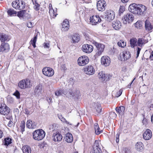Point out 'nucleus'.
<instances>
[{"instance_id":"6","label":"nucleus","mask_w":153,"mask_h":153,"mask_svg":"<svg viewBox=\"0 0 153 153\" xmlns=\"http://www.w3.org/2000/svg\"><path fill=\"white\" fill-rule=\"evenodd\" d=\"M134 18L133 15L131 13H128L124 15L122 18V20L124 24L131 23L133 22Z\"/></svg>"},{"instance_id":"47","label":"nucleus","mask_w":153,"mask_h":153,"mask_svg":"<svg viewBox=\"0 0 153 153\" xmlns=\"http://www.w3.org/2000/svg\"><path fill=\"white\" fill-rule=\"evenodd\" d=\"M20 127L21 128V131L23 132L25 131V123L24 122H22L20 124Z\"/></svg>"},{"instance_id":"9","label":"nucleus","mask_w":153,"mask_h":153,"mask_svg":"<svg viewBox=\"0 0 153 153\" xmlns=\"http://www.w3.org/2000/svg\"><path fill=\"white\" fill-rule=\"evenodd\" d=\"M43 74L48 77H51L54 74L53 70L50 67H45L42 70Z\"/></svg>"},{"instance_id":"20","label":"nucleus","mask_w":153,"mask_h":153,"mask_svg":"<svg viewBox=\"0 0 153 153\" xmlns=\"http://www.w3.org/2000/svg\"><path fill=\"white\" fill-rule=\"evenodd\" d=\"M69 27L70 25L68 21L67 20H65L62 23V30L64 31H68L69 29Z\"/></svg>"},{"instance_id":"15","label":"nucleus","mask_w":153,"mask_h":153,"mask_svg":"<svg viewBox=\"0 0 153 153\" xmlns=\"http://www.w3.org/2000/svg\"><path fill=\"white\" fill-rule=\"evenodd\" d=\"M111 62L110 59L108 56H102L101 58V63L105 66H108Z\"/></svg>"},{"instance_id":"28","label":"nucleus","mask_w":153,"mask_h":153,"mask_svg":"<svg viewBox=\"0 0 153 153\" xmlns=\"http://www.w3.org/2000/svg\"><path fill=\"white\" fill-rule=\"evenodd\" d=\"M143 143L140 142L137 143L135 145L136 149L139 151H142L143 149Z\"/></svg>"},{"instance_id":"58","label":"nucleus","mask_w":153,"mask_h":153,"mask_svg":"<svg viewBox=\"0 0 153 153\" xmlns=\"http://www.w3.org/2000/svg\"><path fill=\"white\" fill-rule=\"evenodd\" d=\"M120 136V134L119 133L117 134L116 136V141L117 143H118L119 142V138Z\"/></svg>"},{"instance_id":"48","label":"nucleus","mask_w":153,"mask_h":153,"mask_svg":"<svg viewBox=\"0 0 153 153\" xmlns=\"http://www.w3.org/2000/svg\"><path fill=\"white\" fill-rule=\"evenodd\" d=\"M91 153H102V152L101 149H93Z\"/></svg>"},{"instance_id":"38","label":"nucleus","mask_w":153,"mask_h":153,"mask_svg":"<svg viewBox=\"0 0 153 153\" xmlns=\"http://www.w3.org/2000/svg\"><path fill=\"white\" fill-rule=\"evenodd\" d=\"M37 38V34L34 36L33 39H32L30 42V44L32 45L34 48L36 47V43Z\"/></svg>"},{"instance_id":"1","label":"nucleus","mask_w":153,"mask_h":153,"mask_svg":"<svg viewBox=\"0 0 153 153\" xmlns=\"http://www.w3.org/2000/svg\"><path fill=\"white\" fill-rule=\"evenodd\" d=\"M146 10V8L145 6L135 3L130 4L128 7V10L130 12L138 15L143 14Z\"/></svg>"},{"instance_id":"2","label":"nucleus","mask_w":153,"mask_h":153,"mask_svg":"<svg viewBox=\"0 0 153 153\" xmlns=\"http://www.w3.org/2000/svg\"><path fill=\"white\" fill-rule=\"evenodd\" d=\"M0 114L5 116L7 119L11 120L12 118L10 109L4 104L0 103Z\"/></svg>"},{"instance_id":"42","label":"nucleus","mask_w":153,"mask_h":153,"mask_svg":"<svg viewBox=\"0 0 153 153\" xmlns=\"http://www.w3.org/2000/svg\"><path fill=\"white\" fill-rule=\"evenodd\" d=\"M117 45L121 47H124L126 45V43H125L123 40H120L117 43Z\"/></svg>"},{"instance_id":"25","label":"nucleus","mask_w":153,"mask_h":153,"mask_svg":"<svg viewBox=\"0 0 153 153\" xmlns=\"http://www.w3.org/2000/svg\"><path fill=\"white\" fill-rule=\"evenodd\" d=\"M42 85H38L35 88L34 92L36 95H39L41 94Z\"/></svg>"},{"instance_id":"44","label":"nucleus","mask_w":153,"mask_h":153,"mask_svg":"<svg viewBox=\"0 0 153 153\" xmlns=\"http://www.w3.org/2000/svg\"><path fill=\"white\" fill-rule=\"evenodd\" d=\"M34 6L33 7L34 9L36 11H38L39 10L40 5L37 3L33 4Z\"/></svg>"},{"instance_id":"8","label":"nucleus","mask_w":153,"mask_h":153,"mask_svg":"<svg viewBox=\"0 0 153 153\" xmlns=\"http://www.w3.org/2000/svg\"><path fill=\"white\" fill-rule=\"evenodd\" d=\"M93 43L96 46L98 50V51L96 53V55L98 56L100 55L103 51L105 48V45L102 44L98 43L96 41H94Z\"/></svg>"},{"instance_id":"30","label":"nucleus","mask_w":153,"mask_h":153,"mask_svg":"<svg viewBox=\"0 0 153 153\" xmlns=\"http://www.w3.org/2000/svg\"><path fill=\"white\" fill-rule=\"evenodd\" d=\"M12 139L10 137L5 138L3 141V144L6 146H8L12 143Z\"/></svg>"},{"instance_id":"3","label":"nucleus","mask_w":153,"mask_h":153,"mask_svg":"<svg viewBox=\"0 0 153 153\" xmlns=\"http://www.w3.org/2000/svg\"><path fill=\"white\" fill-rule=\"evenodd\" d=\"M45 133L42 129H37L33 133V138L35 140L39 141L42 140L45 136Z\"/></svg>"},{"instance_id":"27","label":"nucleus","mask_w":153,"mask_h":153,"mask_svg":"<svg viewBox=\"0 0 153 153\" xmlns=\"http://www.w3.org/2000/svg\"><path fill=\"white\" fill-rule=\"evenodd\" d=\"M94 109L98 113H100L101 111L102 108L100 104L98 102H94L93 104Z\"/></svg>"},{"instance_id":"49","label":"nucleus","mask_w":153,"mask_h":153,"mask_svg":"<svg viewBox=\"0 0 153 153\" xmlns=\"http://www.w3.org/2000/svg\"><path fill=\"white\" fill-rule=\"evenodd\" d=\"M125 8L124 6H120L119 10V14L120 16V15L123 13V12L125 11Z\"/></svg>"},{"instance_id":"12","label":"nucleus","mask_w":153,"mask_h":153,"mask_svg":"<svg viewBox=\"0 0 153 153\" xmlns=\"http://www.w3.org/2000/svg\"><path fill=\"white\" fill-rule=\"evenodd\" d=\"M85 73L87 75H91L94 74L95 72L94 67L91 65L85 67L84 69Z\"/></svg>"},{"instance_id":"34","label":"nucleus","mask_w":153,"mask_h":153,"mask_svg":"<svg viewBox=\"0 0 153 153\" xmlns=\"http://www.w3.org/2000/svg\"><path fill=\"white\" fill-rule=\"evenodd\" d=\"M101 146L100 142L99 140H95L93 146V149H101Z\"/></svg>"},{"instance_id":"53","label":"nucleus","mask_w":153,"mask_h":153,"mask_svg":"<svg viewBox=\"0 0 153 153\" xmlns=\"http://www.w3.org/2000/svg\"><path fill=\"white\" fill-rule=\"evenodd\" d=\"M7 102L10 103H12L13 102V98L11 97L8 96L7 98Z\"/></svg>"},{"instance_id":"21","label":"nucleus","mask_w":153,"mask_h":153,"mask_svg":"<svg viewBox=\"0 0 153 153\" xmlns=\"http://www.w3.org/2000/svg\"><path fill=\"white\" fill-rule=\"evenodd\" d=\"M26 125L29 128L34 129L36 128V123L31 120H29L27 122Z\"/></svg>"},{"instance_id":"4","label":"nucleus","mask_w":153,"mask_h":153,"mask_svg":"<svg viewBox=\"0 0 153 153\" xmlns=\"http://www.w3.org/2000/svg\"><path fill=\"white\" fill-rule=\"evenodd\" d=\"M12 5L13 8L19 10L23 9L25 7L24 1L21 0H16L13 1L12 3Z\"/></svg>"},{"instance_id":"33","label":"nucleus","mask_w":153,"mask_h":153,"mask_svg":"<svg viewBox=\"0 0 153 153\" xmlns=\"http://www.w3.org/2000/svg\"><path fill=\"white\" fill-rule=\"evenodd\" d=\"M129 42L130 46L132 48H134L136 45L137 46V40L135 38H134L131 39L129 41Z\"/></svg>"},{"instance_id":"37","label":"nucleus","mask_w":153,"mask_h":153,"mask_svg":"<svg viewBox=\"0 0 153 153\" xmlns=\"http://www.w3.org/2000/svg\"><path fill=\"white\" fill-rule=\"evenodd\" d=\"M22 151L23 153H31L30 148L27 146H25L22 148Z\"/></svg>"},{"instance_id":"45","label":"nucleus","mask_w":153,"mask_h":153,"mask_svg":"<svg viewBox=\"0 0 153 153\" xmlns=\"http://www.w3.org/2000/svg\"><path fill=\"white\" fill-rule=\"evenodd\" d=\"M135 27L137 28H140L141 27H142V23L141 21H138L137 22H136L135 24Z\"/></svg>"},{"instance_id":"54","label":"nucleus","mask_w":153,"mask_h":153,"mask_svg":"<svg viewBox=\"0 0 153 153\" xmlns=\"http://www.w3.org/2000/svg\"><path fill=\"white\" fill-rule=\"evenodd\" d=\"M13 123L11 120H10L8 123L7 126L10 127H12L13 126Z\"/></svg>"},{"instance_id":"14","label":"nucleus","mask_w":153,"mask_h":153,"mask_svg":"<svg viewBox=\"0 0 153 153\" xmlns=\"http://www.w3.org/2000/svg\"><path fill=\"white\" fill-rule=\"evenodd\" d=\"M93 47L91 45L85 44L82 45V51L87 53H91L93 51Z\"/></svg>"},{"instance_id":"26","label":"nucleus","mask_w":153,"mask_h":153,"mask_svg":"<svg viewBox=\"0 0 153 153\" xmlns=\"http://www.w3.org/2000/svg\"><path fill=\"white\" fill-rule=\"evenodd\" d=\"M145 27L146 30L149 31L152 29L153 26L149 21L146 20L145 22Z\"/></svg>"},{"instance_id":"17","label":"nucleus","mask_w":153,"mask_h":153,"mask_svg":"<svg viewBox=\"0 0 153 153\" xmlns=\"http://www.w3.org/2000/svg\"><path fill=\"white\" fill-rule=\"evenodd\" d=\"M143 138L147 140L150 139L152 136V132L149 129H147L143 134Z\"/></svg>"},{"instance_id":"18","label":"nucleus","mask_w":153,"mask_h":153,"mask_svg":"<svg viewBox=\"0 0 153 153\" xmlns=\"http://www.w3.org/2000/svg\"><path fill=\"white\" fill-rule=\"evenodd\" d=\"M53 140L55 142L60 141L62 138L61 134L59 132H56L53 134L52 136Z\"/></svg>"},{"instance_id":"51","label":"nucleus","mask_w":153,"mask_h":153,"mask_svg":"<svg viewBox=\"0 0 153 153\" xmlns=\"http://www.w3.org/2000/svg\"><path fill=\"white\" fill-rule=\"evenodd\" d=\"M13 95L15 96L17 99H19L20 98V94L19 91L18 90L16 91L13 93Z\"/></svg>"},{"instance_id":"24","label":"nucleus","mask_w":153,"mask_h":153,"mask_svg":"<svg viewBox=\"0 0 153 153\" xmlns=\"http://www.w3.org/2000/svg\"><path fill=\"white\" fill-rule=\"evenodd\" d=\"M112 26L115 30H118L121 27V22L119 20L114 21L112 24Z\"/></svg>"},{"instance_id":"63","label":"nucleus","mask_w":153,"mask_h":153,"mask_svg":"<svg viewBox=\"0 0 153 153\" xmlns=\"http://www.w3.org/2000/svg\"><path fill=\"white\" fill-rule=\"evenodd\" d=\"M27 26L29 28L31 27L32 26V23L30 22L27 23Z\"/></svg>"},{"instance_id":"32","label":"nucleus","mask_w":153,"mask_h":153,"mask_svg":"<svg viewBox=\"0 0 153 153\" xmlns=\"http://www.w3.org/2000/svg\"><path fill=\"white\" fill-rule=\"evenodd\" d=\"M115 110L120 115H122L124 114L125 107L123 106H121L118 108L117 107L116 108Z\"/></svg>"},{"instance_id":"52","label":"nucleus","mask_w":153,"mask_h":153,"mask_svg":"<svg viewBox=\"0 0 153 153\" xmlns=\"http://www.w3.org/2000/svg\"><path fill=\"white\" fill-rule=\"evenodd\" d=\"M122 153H130V149L127 148H125L123 149Z\"/></svg>"},{"instance_id":"60","label":"nucleus","mask_w":153,"mask_h":153,"mask_svg":"<svg viewBox=\"0 0 153 153\" xmlns=\"http://www.w3.org/2000/svg\"><path fill=\"white\" fill-rule=\"evenodd\" d=\"M102 131L101 130L100 131V129H97V130H96L95 131V133L96 134L99 135L100 133H101Z\"/></svg>"},{"instance_id":"31","label":"nucleus","mask_w":153,"mask_h":153,"mask_svg":"<svg viewBox=\"0 0 153 153\" xmlns=\"http://www.w3.org/2000/svg\"><path fill=\"white\" fill-rule=\"evenodd\" d=\"M72 41L73 43H77L80 40V38L78 34L75 33L71 36Z\"/></svg>"},{"instance_id":"10","label":"nucleus","mask_w":153,"mask_h":153,"mask_svg":"<svg viewBox=\"0 0 153 153\" xmlns=\"http://www.w3.org/2000/svg\"><path fill=\"white\" fill-rule=\"evenodd\" d=\"M77 62L79 66H84L88 63L89 62V59L86 56H82L78 58Z\"/></svg>"},{"instance_id":"16","label":"nucleus","mask_w":153,"mask_h":153,"mask_svg":"<svg viewBox=\"0 0 153 153\" xmlns=\"http://www.w3.org/2000/svg\"><path fill=\"white\" fill-rule=\"evenodd\" d=\"M90 20L93 25H96L101 21V19L98 16H93L90 17Z\"/></svg>"},{"instance_id":"41","label":"nucleus","mask_w":153,"mask_h":153,"mask_svg":"<svg viewBox=\"0 0 153 153\" xmlns=\"http://www.w3.org/2000/svg\"><path fill=\"white\" fill-rule=\"evenodd\" d=\"M25 12V10H22L19 11L18 13L17 16L19 18L23 17Z\"/></svg>"},{"instance_id":"11","label":"nucleus","mask_w":153,"mask_h":153,"mask_svg":"<svg viewBox=\"0 0 153 153\" xmlns=\"http://www.w3.org/2000/svg\"><path fill=\"white\" fill-rule=\"evenodd\" d=\"M106 6V4L104 0H100L97 3V8L99 11H103L105 10Z\"/></svg>"},{"instance_id":"55","label":"nucleus","mask_w":153,"mask_h":153,"mask_svg":"<svg viewBox=\"0 0 153 153\" xmlns=\"http://www.w3.org/2000/svg\"><path fill=\"white\" fill-rule=\"evenodd\" d=\"M94 127L95 129V131L96 130H97L98 129H100L99 125L97 123H95L94 124Z\"/></svg>"},{"instance_id":"35","label":"nucleus","mask_w":153,"mask_h":153,"mask_svg":"<svg viewBox=\"0 0 153 153\" xmlns=\"http://www.w3.org/2000/svg\"><path fill=\"white\" fill-rule=\"evenodd\" d=\"M69 94L72 97L75 98H77L80 95V92L79 91L77 90L74 92H72V91L69 92Z\"/></svg>"},{"instance_id":"22","label":"nucleus","mask_w":153,"mask_h":153,"mask_svg":"<svg viewBox=\"0 0 153 153\" xmlns=\"http://www.w3.org/2000/svg\"><path fill=\"white\" fill-rule=\"evenodd\" d=\"M49 13L51 16L53 18H54L56 17L57 15V13H56V9L55 10H55L53 9L52 7V5L51 4H49Z\"/></svg>"},{"instance_id":"56","label":"nucleus","mask_w":153,"mask_h":153,"mask_svg":"<svg viewBox=\"0 0 153 153\" xmlns=\"http://www.w3.org/2000/svg\"><path fill=\"white\" fill-rule=\"evenodd\" d=\"M122 92V90L120 89L117 93V95L116 96L117 97H118L121 95Z\"/></svg>"},{"instance_id":"13","label":"nucleus","mask_w":153,"mask_h":153,"mask_svg":"<svg viewBox=\"0 0 153 153\" xmlns=\"http://www.w3.org/2000/svg\"><path fill=\"white\" fill-rule=\"evenodd\" d=\"M10 49L9 44L6 42H3L0 45V51L2 53L8 52Z\"/></svg>"},{"instance_id":"43","label":"nucleus","mask_w":153,"mask_h":153,"mask_svg":"<svg viewBox=\"0 0 153 153\" xmlns=\"http://www.w3.org/2000/svg\"><path fill=\"white\" fill-rule=\"evenodd\" d=\"M58 117L63 122L66 123H68L67 121L63 117L62 115L60 114H58Z\"/></svg>"},{"instance_id":"59","label":"nucleus","mask_w":153,"mask_h":153,"mask_svg":"<svg viewBox=\"0 0 153 153\" xmlns=\"http://www.w3.org/2000/svg\"><path fill=\"white\" fill-rule=\"evenodd\" d=\"M24 113L27 115L30 114V112L28 111L27 109L25 108L24 110Z\"/></svg>"},{"instance_id":"23","label":"nucleus","mask_w":153,"mask_h":153,"mask_svg":"<svg viewBox=\"0 0 153 153\" xmlns=\"http://www.w3.org/2000/svg\"><path fill=\"white\" fill-rule=\"evenodd\" d=\"M131 53L129 51L125 50L122 52L123 57L124 60H127L129 59L131 57Z\"/></svg>"},{"instance_id":"29","label":"nucleus","mask_w":153,"mask_h":153,"mask_svg":"<svg viewBox=\"0 0 153 153\" xmlns=\"http://www.w3.org/2000/svg\"><path fill=\"white\" fill-rule=\"evenodd\" d=\"M65 140L68 143H71L73 141V137L72 134L70 133L66 134L65 137Z\"/></svg>"},{"instance_id":"46","label":"nucleus","mask_w":153,"mask_h":153,"mask_svg":"<svg viewBox=\"0 0 153 153\" xmlns=\"http://www.w3.org/2000/svg\"><path fill=\"white\" fill-rule=\"evenodd\" d=\"M109 117L112 119H115L117 117V114L115 112H111L109 113Z\"/></svg>"},{"instance_id":"50","label":"nucleus","mask_w":153,"mask_h":153,"mask_svg":"<svg viewBox=\"0 0 153 153\" xmlns=\"http://www.w3.org/2000/svg\"><path fill=\"white\" fill-rule=\"evenodd\" d=\"M55 95L57 96L62 95L61 92V90H58L55 92Z\"/></svg>"},{"instance_id":"61","label":"nucleus","mask_w":153,"mask_h":153,"mask_svg":"<svg viewBox=\"0 0 153 153\" xmlns=\"http://www.w3.org/2000/svg\"><path fill=\"white\" fill-rule=\"evenodd\" d=\"M44 47L45 48H48L49 47V43L45 42L44 44Z\"/></svg>"},{"instance_id":"62","label":"nucleus","mask_w":153,"mask_h":153,"mask_svg":"<svg viewBox=\"0 0 153 153\" xmlns=\"http://www.w3.org/2000/svg\"><path fill=\"white\" fill-rule=\"evenodd\" d=\"M61 90L62 95H63V94H64L65 95L66 94H67V91L66 90Z\"/></svg>"},{"instance_id":"36","label":"nucleus","mask_w":153,"mask_h":153,"mask_svg":"<svg viewBox=\"0 0 153 153\" xmlns=\"http://www.w3.org/2000/svg\"><path fill=\"white\" fill-rule=\"evenodd\" d=\"M7 13L10 16H16L17 13L16 12L12 9H8L7 11Z\"/></svg>"},{"instance_id":"39","label":"nucleus","mask_w":153,"mask_h":153,"mask_svg":"<svg viewBox=\"0 0 153 153\" xmlns=\"http://www.w3.org/2000/svg\"><path fill=\"white\" fill-rule=\"evenodd\" d=\"M100 79L102 81H107L109 79V77H108L107 75H105L104 73H103L102 72V76L100 77Z\"/></svg>"},{"instance_id":"57","label":"nucleus","mask_w":153,"mask_h":153,"mask_svg":"<svg viewBox=\"0 0 153 153\" xmlns=\"http://www.w3.org/2000/svg\"><path fill=\"white\" fill-rule=\"evenodd\" d=\"M74 81L73 79L71 78L69 80L68 83H69L70 85H73L74 83Z\"/></svg>"},{"instance_id":"64","label":"nucleus","mask_w":153,"mask_h":153,"mask_svg":"<svg viewBox=\"0 0 153 153\" xmlns=\"http://www.w3.org/2000/svg\"><path fill=\"white\" fill-rule=\"evenodd\" d=\"M140 50H141L140 48H138V47L137 48V57L139 55L140 53Z\"/></svg>"},{"instance_id":"40","label":"nucleus","mask_w":153,"mask_h":153,"mask_svg":"<svg viewBox=\"0 0 153 153\" xmlns=\"http://www.w3.org/2000/svg\"><path fill=\"white\" fill-rule=\"evenodd\" d=\"M145 40L143 38H139L137 41V46L141 47L145 43Z\"/></svg>"},{"instance_id":"7","label":"nucleus","mask_w":153,"mask_h":153,"mask_svg":"<svg viewBox=\"0 0 153 153\" xmlns=\"http://www.w3.org/2000/svg\"><path fill=\"white\" fill-rule=\"evenodd\" d=\"M105 15L103 17L106 20L110 22L114 19L115 17V13L111 10H108L105 13Z\"/></svg>"},{"instance_id":"5","label":"nucleus","mask_w":153,"mask_h":153,"mask_svg":"<svg viewBox=\"0 0 153 153\" xmlns=\"http://www.w3.org/2000/svg\"><path fill=\"white\" fill-rule=\"evenodd\" d=\"M18 85L19 88L22 89L30 88L31 86L30 81L28 78L20 81L19 82Z\"/></svg>"},{"instance_id":"19","label":"nucleus","mask_w":153,"mask_h":153,"mask_svg":"<svg viewBox=\"0 0 153 153\" xmlns=\"http://www.w3.org/2000/svg\"><path fill=\"white\" fill-rule=\"evenodd\" d=\"M10 39V36L3 33H0V40L1 42H8Z\"/></svg>"}]
</instances>
